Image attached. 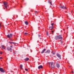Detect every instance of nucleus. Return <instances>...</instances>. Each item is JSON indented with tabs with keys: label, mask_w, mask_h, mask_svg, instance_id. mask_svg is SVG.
Listing matches in <instances>:
<instances>
[{
	"label": "nucleus",
	"mask_w": 74,
	"mask_h": 74,
	"mask_svg": "<svg viewBox=\"0 0 74 74\" xmlns=\"http://www.w3.org/2000/svg\"><path fill=\"white\" fill-rule=\"evenodd\" d=\"M25 71H28V70L27 69H25Z\"/></svg>",
	"instance_id": "obj_23"
},
{
	"label": "nucleus",
	"mask_w": 74,
	"mask_h": 74,
	"mask_svg": "<svg viewBox=\"0 0 74 74\" xmlns=\"http://www.w3.org/2000/svg\"><path fill=\"white\" fill-rule=\"evenodd\" d=\"M56 66L57 67H58V68H59V67H60L59 64H58V63H56Z\"/></svg>",
	"instance_id": "obj_10"
},
{
	"label": "nucleus",
	"mask_w": 74,
	"mask_h": 74,
	"mask_svg": "<svg viewBox=\"0 0 74 74\" xmlns=\"http://www.w3.org/2000/svg\"><path fill=\"white\" fill-rule=\"evenodd\" d=\"M7 50L8 51H11L12 50H11V48L9 47H8Z\"/></svg>",
	"instance_id": "obj_12"
},
{
	"label": "nucleus",
	"mask_w": 74,
	"mask_h": 74,
	"mask_svg": "<svg viewBox=\"0 0 74 74\" xmlns=\"http://www.w3.org/2000/svg\"><path fill=\"white\" fill-rule=\"evenodd\" d=\"M22 67H23V65H20V69H22Z\"/></svg>",
	"instance_id": "obj_17"
},
{
	"label": "nucleus",
	"mask_w": 74,
	"mask_h": 74,
	"mask_svg": "<svg viewBox=\"0 0 74 74\" xmlns=\"http://www.w3.org/2000/svg\"><path fill=\"white\" fill-rule=\"evenodd\" d=\"M3 59V58H2V57H0V59Z\"/></svg>",
	"instance_id": "obj_29"
},
{
	"label": "nucleus",
	"mask_w": 74,
	"mask_h": 74,
	"mask_svg": "<svg viewBox=\"0 0 74 74\" xmlns=\"http://www.w3.org/2000/svg\"><path fill=\"white\" fill-rule=\"evenodd\" d=\"M60 7H61V8H62V9H67V8H66V7H64L63 5L62 6V5H60Z\"/></svg>",
	"instance_id": "obj_6"
},
{
	"label": "nucleus",
	"mask_w": 74,
	"mask_h": 74,
	"mask_svg": "<svg viewBox=\"0 0 74 74\" xmlns=\"http://www.w3.org/2000/svg\"><path fill=\"white\" fill-rule=\"evenodd\" d=\"M74 72H73V71H72V73H73Z\"/></svg>",
	"instance_id": "obj_31"
},
{
	"label": "nucleus",
	"mask_w": 74,
	"mask_h": 74,
	"mask_svg": "<svg viewBox=\"0 0 74 74\" xmlns=\"http://www.w3.org/2000/svg\"><path fill=\"white\" fill-rule=\"evenodd\" d=\"M35 14H37V11H35Z\"/></svg>",
	"instance_id": "obj_25"
},
{
	"label": "nucleus",
	"mask_w": 74,
	"mask_h": 74,
	"mask_svg": "<svg viewBox=\"0 0 74 74\" xmlns=\"http://www.w3.org/2000/svg\"><path fill=\"white\" fill-rule=\"evenodd\" d=\"M0 71H1L2 73H4L5 71L3 68L0 67Z\"/></svg>",
	"instance_id": "obj_5"
},
{
	"label": "nucleus",
	"mask_w": 74,
	"mask_h": 74,
	"mask_svg": "<svg viewBox=\"0 0 74 74\" xmlns=\"http://www.w3.org/2000/svg\"><path fill=\"white\" fill-rule=\"evenodd\" d=\"M49 66H51V68H52L53 69H54V68L55 67V66L54 65V64H53V62H49Z\"/></svg>",
	"instance_id": "obj_2"
},
{
	"label": "nucleus",
	"mask_w": 74,
	"mask_h": 74,
	"mask_svg": "<svg viewBox=\"0 0 74 74\" xmlns=\"http://www.w3.org/2000/svg\"><path fill=\"white\" fill-rule=\"evenodd\" d=\"M54 25V23H52L51 24V25H52L51 26H53V25Z\"/></svg>",
	"instance_id": "obj_20"
},
{
	"label": "nucleus",
	"mask_w": 74,
	"mask_h": 74,
	"mask_svg": "<svg viewBox=\"0 0 74 74\" xmlns=\"http://www.w3.org/2000/svg\"><path fill=\"white\" fill-rule=\"evenodd\" d=\"M43 67L42 65H40L38 67V69H42Z\"/></svg>",
	"instance_id": "obj_8"
},
{
	"label": "nucleus",
	"mask_w": 74,
	"mask_h": 74,
	"mask_svg": "<svg viewBox=\"0 0 74 74\" xmlns=\"http://www.w3.org/2000/svg\"><path fill=\"white\" fill-rule=\"evenodd\" d=\"M57 56L58 57V58H59L60 59H61V56L58 53H57Z\"/></svg>",
	"instance_id": "obj_7"
},
{
	"label": "nucleus",
	"mask_w": 74,
	"mask_h": 74,
	"mask_svg": "<svg viewBox=\"0 0 74 74\" xmlns=\"http://www.w3.org/2000/svg\"><path fill=\"white\" fill-rule=\"evenodd\" d=\"M10 48H12V46H10Z\"/></svg>",
	"instance_id": "obj_28"
},
{
	"label": "nucleus",
	"mask_w": 74,
	"mask_h": 74,
	"mask_svg": "<svg viewBox=\"0 0 74 74\" xmlns=\"http://www.w3.org/2000/svg\"><path fill=\"white\" fill-rule=\"evenodd\" d=\"M4 4L5 8H7V6H8V3L6 2H4Z\"/></svg>",
	"instance_id": "obj_3"
},
{
	"label": "nucleus",
	"mask_w": 74,
	"mask_h": 74,
	"mask_svg": "<svg viewBox=\"0 0 74 74\" xmlns=\"http://www.w3.org/2000/svg\"><path fill=\"white\" fill-rule=\"evenodd\" d=\"M0 26H1V24H0V27H1Z\"/></svg>",
	"instance_id": "obj_32"
},
{
	"label": "nucleus",
	"mask_w": 74,
	"mask_h": 74,
	"mask_svg": "<svg viewBox=\"0 0 74 74\" xmlns=\"http://www.w3.org/2000/svg\"><path fill=\"white\" fill-rule=\"evenodd\" d=\"M46 34H47V35H48V32H47Z\"/></svg>",
	"instance_id": "obj_26"
},
{
	"label": "nucleus",
	"mask_w": 74,
	"mask_h": 74,
	"mask_svg": "<svg viewBox=\"0 0 74 74\" xmlns=\"http://www.w3.org/2000/svg\"><path fill=\"white\" fill-rule=\"evenodd\" d=\"M2 52L1 51V52H0V54H2Z\"/></svg>",
	"instance_id": "obj_27"
},
{
	"label": "nucleus",
	"mask_w": 74,
	"mask_h": 74,
	"mask_svg": "<svg viewBox=\"0 0 74 74\" xmlns=\"http://www.w3.org/2000/svg\"><path fill=\"white\" fill-rule=\"evenodd\" d=\"M53 32H54L53 31L51 32V33H52V34H53Z\"/></svg>",
	"instance_id": "obj_21"
},
{
	"label": "nucleus",
	"mask_w": 74,
	"mask_h": 74,
	"mask_svg": "<svg viewBox=\"0 0 74 74\" xmlns=\"http://www.w3.org/2000/svg\"><path fill=\"white\" fill-rule=\"evenodd\" d=\"M49 29L50 30H52V29H53V26H51V27H49Z\"/></svg>",
	"instance_id": "obj_13"
},
{
	"label": "nucleus",
	"mask_w": 74,
	"mask_h": 74,
	"mask_svg": "<svg viewBox=\"0 0 74 74\" xmlns=\"http://www.w3.org/2000/svg\"><path fill=\"white\" fill-rule=\"evenodd\" d=\"M55 40H59V39L62 40L63 39V37H62V36L60 35L56 36L55 37Z\"/></svg>",
	"instance_id": "obj_1"
},
{
	"label": "nucleus",
	"mask_w": 74,
	"mask_h": 74,
	"mask_svg": "<svg viewBox=\"0 0 74 74\" xmlns=\"http://www.w3.org/2000/svg\"><path fill=\"white\" fill-rule=\"evenodd\" d=\"M46 50V49H44L43 50H42V51L41 52V53H44V52Z\"/></svg>",
	"instance_id": "obj_11"
},
{
	"label": "nucleus",
	"mask_w": 74,
	"mask_h": 74,
	"mask_svg": "<svg viewBox=\"0 0 74 74\" xmlns=\"http://www.w3.org/2000/svg\"><path fill=\"white\" fill-rule=\"evenodd\" d=\"M25 23L26 25H28V22L27 21H25Z\"/></svg>",
	"instance_id": "obj_16"
},
{
	"label": "nucleus",
	"mask_w": 74,
	"mask_h": 74,
	"mask_svg": "<svg viewBox=\"0 0 74 74\" xmlns=\"http://www.w3.org/2000/svg\"><path fill=\"white\" fill-rule=\"evenodd\" d=\"M49 3H50V5H52V2L51 1H49L48 2Z\"/></svg>",
	"instance_id": "obj_19"
},
{
	"label": "nucleus",
	"mask_w": 74,
	"mask_h": 74,
	"mask_svg": "<svg viewBox=\"0 0 74 74\" xmlns=\"http://www.w3.org/2000/svg\"><path fill=\"white\" fill-rule=\"evenodd\" d=\"M52 54H53V55H55V53L54 52L53 53V52H52Z\"/></svg>",
	"instance_id": "obj_22"
},
{
	"label": "nucleus",
	"mask_w": 74,
	"mask_h": 74,
	"mask_svg": "<svg viewBox=\"0 0 74 74\" xmlns=\"http://www.w3.org/2000/svg\"><path fill=\"white\" fill-rule=\"evenodd\" d=\"M9 43L10 44H16V43L14 42H9Z\"/></svg>",
	"instance_id": "obj_18"
},
{
	"label": "nucleus",
	"mask_w": 74,
	"mask_h": 74,
	"mask_svg": "<svg viewBox=\"0 0 74 74\" xmlns=\"http://www.w3.org/2000/svg\"><path fill=\"white\" fill-rule=\"evenodd\" d=\"M1 47L3 49H5V47L3 45H2Z\"/></svg>",
	"instance_id": "obj_15"
},
{
	"label": "nucleus",
	"mask_w": 74,
	"mask_h": 74,
	"mask_svg": "<svg viewBox=\"0 0 74 74\" xmlns=\"http://www.w3.org/2000/svg\"><path fill=\"white\" fill-rule=\"evenodd\" d=\"M45 53H50V50H48L46 52H45Z\"/></svg>",
	"instance_id": "obj_9"
},
{
	"label": "nucleus",
	"mask_w": 74,
	"mask_h": 74,
	"mask_svg": "<svg viewBox=\"0 0 74 74\" xmlns=\"http://www.w3.org/2000/svg\"><path fill=\"white\" fill-rule=\"evenodd\" d=\"M38 36L39 37H40V35H38Z\"/></svg>",
	"instance_id": "obj_30"
},
{
	"label": "nucleus",
	"mask_w": 74,
	"mask_h": 74,
	"mask_svg": "<svg viewBox=\"0 0 74 74\" xmlns=\"http://www.w3.org/2000/svg\"><path fill=\"white\" fill-rule=\"evenodd\" d=\"M67 29H68V27H67Z\"/></svg>",
	"instance_id": "obj_33"
},
{
	"label": "nucleus",
	"mask_w": 74,
	"mask_h": 74,
	"mask_svg": "<svg viewBox=\"0 0 74 74\" xmlns=\"http://www.w3.org/2000/svg\"><path fill=\"white\" fill-rule=\"evenodd\" d=\"M7 37L8 38H12V34H10V35H7Z\"/></svg>",
	"instance_id": "obj_4"
},
{
	"label": "nucleus",
	"mask_w": 74,
	"mask_h": 74,
	"mask_svg": "<svg viewBox=\"0 0 74 74\" xmlns=\"http://www.w3.org/2000/svg\"><path fill=\"white\" fill-rule=\"evenodd\" d=\"M29 60V58H27L25 59V60L26 61H27Z\"/></svg>",
	"instance_id": "obj_14"
},
{
	"label": "nucleus",
	"mask_w": 74,
	"mask_h": 74,
	"mask_svg": "<svg viewBox=\"0 0 74 74\" xmlns=\"http://www.w3.org/2000/svg\"><path fill=\"white\" fill-rule=\"evenodd\" d=\"M28 34L27 33H24L25 35H26V34Z\"/></svg>",
	"instance_id": "obj_24"
}]
</instances>
